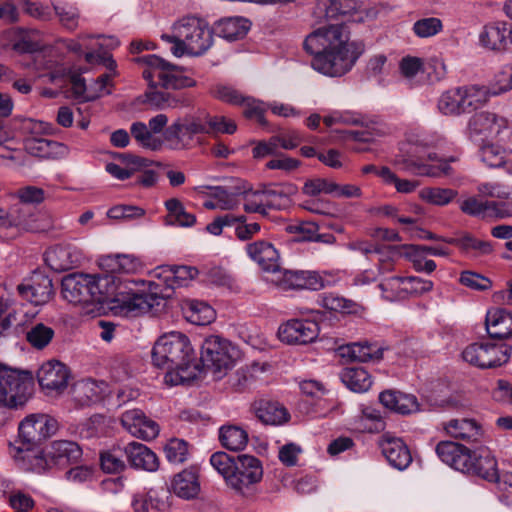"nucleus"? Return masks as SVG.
<instances>
[{
  "label": "nucleus",
  "instance_id": "nucleus-10",
  "mask_svg": "<svg viewBox=\"0 0 512 512\" xmlns=\"http://www.w3.org/2000/svg\"><path fill=\"white\" fill-rule=\"evenodd\" d=\"M436 159V153L415 144L410 145L405 153L397 155L394 164L400 171L417 176L439 177L448 174L450 167L447 163L442 162L439 165L428 163Z\"/></svg>",
  "mask_w": 512,
  "mask_h": 512
},
{
  "label": "nucleus",
  "instance_id": "nucleus-51",
  "mask_svg": "<svg viewBox=\"0 0 512 512\" xmlns=\"http://www.w3.org/2000/svg\"><path fill=\"white\" fill-rule=\"evenodd\" d=\"M206 189L210 190L209 195L219 203V209L234 210L238 207L239 202L236 198V193H230L222 186H206Z\"/></svg>",
  "mask_w": 512,
  "mask_h": 512
},
{
  "label": "nucleus",
  "instance_id": "nucleus-11",
  "mask_svg": "<svg viewBox=\"0 0 512 512\" xmlns=\"http://www.w3.org/2000/svg\"><path fill=\"white\" fill-rule=\"evenodd\" d=\"M58 428L56 419L46 414H31L19 424V446H10V455L20 450H35L44 440L55 434Z\"/></svg>",
  "mask_w": 512,
  "mask_h": 512
},
{
  "label": "nucleus",
  "instance_id": "nucleus-40",
  "mask_svg": "<svg viewBox=\"0 0 512 512\" xmlns=\"http://www.w3.org/2000/svg\"><path fill=\"white\" fill-rule=\"evenodd\" d=\"M256 416L264 424L279 425L287 421L289 415L278 403L263 402L256 408Z\"/></svg>",
  "mask_w": 512,
  "mask_h": 512
},
{
  "label": "nucleus",
  "instance_id": "nucleus-24",
  "mask_svg": "<svg viewBox=\"0 0 512 512\" xmlns=\"http://www.w3.org/2000/svg\"><path fill=\"white\" fill-rule=\"evenodd\" d=\"M249 257L257 262L263 270L270 272L271 275L279 270V253L277 249L268 241L259 240L246 246Z\"/></svg>",
  "mask_w": 512,
  "mask_h": 512
},
{
  "label": "nucleus",
  "instance_id": "nucleus-27",
  "mask_svg": "<svg viewBox=\"0 0 512 512\" xmlns=\"http://www.w3.org/2000/svg\"><path fill=\"white\" fill-rule=\"evenodd\" d=\"M379 401L385 408L401 415H409L419 411L417 398L412 394L385 390L379 394Z\"/></svg>",
  "mask_w": 512,
  "mask_h": 512
},
{
  "label": "nucleus",
  "instance_id": "nucleus-31",
  "mask_svg": "<svg viewBox=\"0 0 512 512\" xmlns=\"http://www.w3.org/2000/svg\"><path fill=\"white\" fill-rule=\"evenodd\" d=\"M181 310L185 319L195 325H207L215 318L214 309L203 301L184 300L181 303Z\"/></svg>",
  "mask_w": 512,
  "mask_h": 512
},
{
  "label": "nucleus",
  "instance_id": "nucleus-3",
  "mask_svg": "<svg viewBox=\"0 0 512 512\" xmlns=\"http://www.w3.org/2000/svg\"><path fill=\"white\" fill-rule=\"evenodd\" d=\"M152 363L166 370L165 382L171 385L189 383L201 374L200 364L189 338L181 332H169L154 343Z\"/></svg>",
  "mask_w": 512,
  "mask_h": 512
},
{
  "label": "nucleus",
  "instance_id": "nucleus-4",
  "mask_svg": "<svg viewBox=\"0 0 512 512\" xmlns=\"http://www.w3.org/2000/svg\"><path fill=\"white\" fill-rule=\"evenodd\" d=\"M135 60L147 66L142 74L149 83V89L144 94L143 102L155 109L176 107L178 104V100L169 92L157 90L158 86L164 89H182L195 85L192 78L183 75V68L173 65L157 55H143Z\"/></svg>",
  "mask_w": 512,
  "mask_h": 512
},
{
  "label": "nucleus",
  "instance_id": "nucleus-38",
  "mask_svg": "<svg viewBox=\"0 0 512 512\" xmlns=\"http://www.w3.org/2000/svg\"><path fill=\"white\" fill-rule=\"evenodd\" d=\"M443 242L455 245L465 252L471 250L476 251L480 255H487L493 251V247L490 242L479 240L470 233H464L461 237L443 239Z\"/></svg>",
  "mask_w": 512,
  "mask_h": 512
},
{
  "label": "nucleus",
  "instance_id": "nucleus-21",
  "mask_svg": "<svg viewBox=\"0 0 512 512\" xmlns=\"http://www.w3.org/2000/svg\"><path fill=\"white\" fill-rule=\"evenodd\" d=\"M479 41L483 47L489 50H505L512 43L511 24L497 21L485 25L479 35Z\"/></svg>",
  "mask_w": 512,
  "mask_h": 512
},
{
  "label": "nucleus",
  "instance_id": "nucleus-32",
  "mask_svg": "<svg viewBox=\"0 0 512 512\" xmlns=\"http://www.w3.org/2000/svg\"><path fill=\"white\" fill-rule=\"evenodd\" d=\"M174 493L184 499H191L197 496L200 485L197 472L194 468L185 469L175 475L172 482Z\"/></svg>",
  "mask_w": 512,
  "mask_h": 512
},
{
  "label": "nucleus",
  "instance_id": "nucleus-25",
  "mask_svg": "<svg viewBox=\"0 0 512 512\" xmlns=\"http://www.w3.org/2000/svg\"><path fill=\"white\" fill-rule=\"evenodd\" d=\"M102 265L110 270L108 274H113L114 276L121 280H129V278H123L118 276L117 274H134L142 268V263L140 262V260L135 256L128 254H117L113 256H107L106 258L103 259ZM130 281H133V279H130ZM134 282H136V280H134ZM137 283L139 289H141L145 293H148L144 288L145 281L140 280L137 281Z\"/></svg>",
  "mask_w": 512,
  "mask_h": 512
},
{
  "label": "nucleus",
  "instance_id": "nucleus-63",
  "mask_svg": "<svg viewBox=\"0 0 512 512\" xmlns=\"http://www.w3.org/2000/svg\"><path fill=\"white\" fill-rule=\"evenodd\" d=\"M433 288V282L416 276L404 277L403 290L414 294H423Z\"/></svg>",
  "mask_w": 512,
  "mask_h": 512
},
{
  "label": "nucleus",
  "instance_id": "nucleus-39",
  "mask_svg": "<svg viewBox=\"0 0 512 512\" xmlns=\"http://www.w3.org/2000/svg\"><path fill=\"white\" fill-rule=\"evenodd\" d=\"M168 211V224H177L181 227H191L196 223V216L187 212L183 204L176 198H171L165 202Z\"/></svg>",
  "mask_w": 512,
  "mask_h": 512
},
{
  "label": "nucleus",
  "instance_id": "nucleus-48",
  "mask_svg": "<svg viewBox=\"0 0 512 512\" xmlns=\"http://www.w3.org/2000/svg\"><path fill=\"white\" fill-rule=\"evenodd\" d=\"M412 30L419 38H429L443 30V23L436 17L421 18L413 24Z\"/></svg>",
  "mask_w": 512,
  "mask_h": 512
},
{
  "label": "nucleus",
  "instance_id": "nucleus-44",
  "mask_svg": "<svg viewBox=\"0 0 512 512\" xmlns=\"http://www.w3.org/2000/svg\"><path fill=\"white\" fill-rule=\"evenodd\" d=\"M358 0H329L326 6L328 19H339L353 15L359 9Z\"/></svg>",
  "mask_w": 512,
  "mask_h": 512
},
{
  "label": "nucleus",
  "instance_id": "nucleus-2",
  "mask_svg": "<svg viewBox=\"0 0 512 512\" xmlns=\"http://www.w3.org/2000/svg\"><path fill=\"white\" fill-rule=\"evenodd\" d=\"M345 23L320 27L304 40L307 53L313 55L311 66L329 77H341L349 72L364 52V44L349 41Z\"/></svg>",
  "mask_w": 512,
  "mask_h": 512
},
{
  "label": "nucleus",
  "instance_id": "nucleus-30",
  "mask_svg": "<svg viewBox=\"0 0 512 512\" xmlns=\"http://www.w3.org/2000/svg\"><path fill=\"white\" fill-rule=\"evenodd\" d=\"M340 355L352 361H379L383 357V349L377 344L357 342L341 346Z\"/></svg>",
  "mask_w": 512,
  "mask_h": 512
},
{
  "label": "nucleus",
  "instance_id": "nucleus-46",
  "mask_svg": "<svg viewBox=\"0 0 512 512\" xmlns=\"http://www.w3.org/2000/svg\"><path fill=\"white\" fill-rule=\"evenodd\" d=\"M99 387L94 381L86 380L75 386V400L81 406H89L100 399Z\"/></svg>",
  "mask_w": 512,
  "mask_h": 512
},
{
  "label": "nucleus",
  "instance_id": "nucleus-50",
  "mask_svg": "<svg viewBox=\"0 0 512 512\" xmlns=\"http://www.w3.org/2000/svg\"><path fill=\"white\" fill-rule=\"evenodd\" d=\"M266 193L268 208L271 210H283L290 205L288 193L282 189H278L275 185H263Z\"/></svg>",
  "mask_w": 512,
  "mask_h": 512
},
{
  "label": "nucleus",
  "instance_id": "nucleus-54",
  "mask_svg": "<svg viewBox=\"0 0 512 512\" xmlns=\"http://www.w3.org/2000/svg\"><path fill=\"white\" fill-rule=\"evenodd\" d=\"M210 463L227 482V477L232 474L236 464V457L230 456L226 452L219 451L211 455Z\"/></svg>",
  "mask_w": 512,
  "mask_h": 512
},
{
  "label": "nucleus",
  "instance_id": "nucleus-14",
  "mask_svg": "<svg viewBox=\"0 0 512 512\" xmlns=\"http://www.w3.org/2000/svg\"><path fill=\"white\" fill-rule=\"evenodd\" d=\"M511 354V347L488 343H472L462 352L465 362L482 368H495L505 364Z\"/></svg>",
  "mask_w": 512,
  "mask_h": 512
},
{
  "label": "nucleus",
  "instance_id": "nucleus-12",
  "mask_svg": "<svg viewBox=\"0 0 512 512\" xmlns=\"http://www.w3.org/2000/svg\"><path fill=\"white\" fill-rule=\"evenodd\" d=\"M205 128L201 115H185L177 118L163 133V139L172 150H189L198 143V135Z\"/></svg>",
  "mask_w": 512,
  "mask_h": 512
},
{
  "label": "nucleus",
  "instance_id": "nucleus-15",
  "mask_svg": "<svg viewBox=\"0 0 512 512\" xmlns=\"http://www.w3.org/2000/svg\"><path fill=\"white\" fill-rule=\"evenodd\" d=\"M268 280L283 290L309 289L320 290L326 286V280L315 271H292L279 268Z\"/></svg>",
  "mask_w": 512,
  "mask_h": 512
},
{
  "label": "nucleus",
  "instance_id": "nucleus-35",
  "mask_svg": "<svg viewBox=\"0 0 512 512\" xmlns=\"http://www.w3.org/2000/svg\"><path fill=\"white\" fill-rule=\"evenodd\" d=\"M219 440L226 449L240 451L248 443V433L240 426L224 425L219 430Z\"/></svg>",
  "mask_w": 512,
  "mask_h": 512
},
{
  "label": "nucleus",
  "instance_id": "nucleus-62",
  "mask_svg": "<svg viewBox=\"0 0 512 512\" xmlns=\"http://www.w3.org/2000/svg\"><path fill=\"white\" fill-rule=\"evenodd\" d=\"M460 283L475 290H487L491 287V281L474 272L464 271L460 276Z\"/></svg>",
  "mask_w": 512,
  "mask_h": 512
},
{
  "label": "nucleus",
  "instance_id": "nucleus-61",
  "mask_svg": "<svg viewBox=\"0 0 512 512\" xmlns=\"http://www.w3.org/2000/svg\"><path fill=\"white\" fill-rule=\"evenodd\" d=\"M244 106V116L248 119H255L259 124L265 125L266 120L264 117L265 109L262 107V103L255 100L252 97H245L242 104Z\"/></svg>",
  "mask_w": 512,
  "mask_h": 512
},
{
  "label": "nucleus",
  "instance_id": "nucleus-64",
  "mask_svg": "<svg viewBox=\"0 0 512 512\" xmlns=\"http://www.w3.org/2000/svg\"><path fill=\"white\" fill-rule=\"evenodd\" d=\"M17 196L21 203L28 206L41 203L45 198V192L36 186H26L17 191Z\"/></svg>",
  "mask_w": 512,
  "mask_h": 512
},
{
  "label": "nucleus",
  "instance_id": "nucleus-17",
  "mask_svg": "<svg viewBox=\"0 0 512 512\" xmlns=\"http://www.w3.org/2000/svg\"><path fill=\"white\" fill-rule=\"evenodd\" d=\"M19 295L34 305L47 303L53 294L52 280L40 272H34L17 286Z\"/></svg>",
  "mask_w": 512,
  "mask_h": 512
},
{
  "label": "nucleus",
  "instance_id": "nucleus-20",
  "mask_svg": "<svg viewBox=\"0 0 512 512\" xmlns=\"http://www.w3.org/2000/svg\"><path fill=\"white\" fill-rule=\"evenodd\" d=\"M472 452L466 446L453 441H441L436 446V453L441 461L462 473L469 471L472 467L470 465Z\"/></svg>",
  "mask_w": 512,
  "mask_h": 512
},
{
  "label": "nucleus",
  "instance_id": "nucleus-59",
  "mask_svg": "<svg viewBox=\"0 0 512 512\" xmlns=\"http://www.w3.org/2000/svg\"><path fill=\"white\" fill-rule=\"evenodd\" d=\"M29 206L18 203L10 208L8 212V223L9 225H14L17 227H21L23 229H28L29 223L27 217L30 215Z\"/></svg>",
  "mask_w": 512,
  "mask_h": 512
},
{
  "label": "nucleus",
  "instance_id": "nucleus-9",
  "mask_svg": "<svg viewBox=\"0 0 512 512\" xmlns=\"http://www.w3.org/2000/svg\"><path fill=\"white\" fill-rule=\"evenodd\" d=\"M32 374L28 371L0 365V404L10 407H22L31 395Z\"/></svg>",
  "mask_w": 512,
  "mask_h": 512
},
{
  "label": "nucleus",
  "instance_id": "nucleus-23",
  "mask_svg": "<svg viewBox=\"0 0 512 512\" xmlns=\"http://www.w3.org/2000/svg\"><path fill=\"white\" fill-rule=\"evenodd\" d=\"M380 446L382 454L392 467L404 470L411 464V452L401 438L384 435Z\"/></svg>",
  "mask_w": 512,
  "mask_h": 512
},
{
  "label": "nucleus",
  "instance_id": "nucleus-45",
  "mask_svg": "<svg viewBox=\"0 0 512 512\" xmlns=\"http://www.w3.org/2000/svg\"><path fill=\"white\" fill-rule=\"evenodd\" d=\"M54 337V330L43 323H37L26 333V339L36 349L46 347Z\"/></svg>",
  "mask_w": 512,
  "mask_h": 512
},
{
  "label": "nucleus",
  "instance_id": "nucleus-41",
  "mask_svg": "<svg viewBox=\"0 0 512 512\" xmlns=\"http://www.w3.org/2000/svg\"><path fill=\"white\" fill-rule=\"evenodd\" d=\"M201 122L205 128L202 134H233L237 129L235 122L224 116L201 115Z\"/></svg>",
  "mask_w": 512,
  "mask_h": 512
},
{
  "label": "nucleus",
  "instance_id": "nucleus-52",
  "mask_svg": "<svg viewBox=\"0 0 512 512\" xmlns=\"http://www.w3.org/2000/svg\"><path fill=\"white\" fill-rule=\"evenodd\" d=\"M481 160L489 167L499 168L505 164V150L494 144L483 145L480 149Z\"/></svg>",
  "mask_w": 512,
  "mask_h": 512
},
{
  "label": "nucleus",
  "instance_id": "nucleus-33",
  "mask_svg": "<svg viewBox=\"0 0 512 512\" xmlns=\"http://www.w3.org/2000/svg\"><path fill=\"white\" fill-rule=\"evenodd\" d=\"M250 28V22L243 17H230L220 20L216 25L218 35L228 41L243 38Z\"/></svg>",
  "mask_w": 512,
  "mask_h": 512
},
{
  "label": "nucleus",
  "instance_id": "nucleus-49",
  "mask_svg": "<svg viewBox=\"0 0 512 512\" xmlns=\"http://www.w3.org/2000/svg\"><path fill=\"white\" fill-rule=\"evenodd\" d=\"M164 452L170 463L181 464L187 460L188 443L182 439H171L165 445Z\"/></svg>",
  "mask_w": 512,
  "mask_h": 512
},
{
  "label": "nucleus",
  "instance_id": "nucleus-34",
  "mask_svg": "<svg viewBox=\"0 0 512 512\" xmlns=\"http://www.w3.org/2000/svg\"><path fill=\"white\" fill-rule=\"evenodd\" d=\"M341 381L353 392L363 393L372 385L370 374L362 367H347L341 372Z\"/></svg>",
  "mask_w": 512,
  "mask_h": 512
},
{
  "label": "nucleus",
  "instance_id": "nucleus-6",
  "mask_svg": "<svg viewBox=\"0 0 512 512\" xmlns=\"http://www.w3.org/2000/svg\"><path fill=\"white\" fill-rule=\"evenodd\" d=\"M161 39L173 43L171 52L176 57L184 54L200 56L212 46L213 34L203 20L189 16L176 22L171 33L162 34Z\"/></svg>",
  "mask_w": 512,
  "mask_h": 512
},
{
  "label": "nucleus",
  "instance_id": "nucleus-56",
  "mask_svg": "<svg viewBox=\"0 0 512 512\" xmlns=\"http://www.w3.org/2000/svg\"><path fill=\"white\" fill-rule=\"evenodd\" d=\"M496 205L497 203L493 201L482 202L476 197H470L461 203L460 209L470 216H480L487 210L495 208Z\"/></svg>",
  "mask_w": 512,
  "mask_h": 512
},
{
  "label": "nucleus",
  "instance_id": "nucleus-19",
  "mask_svg": "<svg viewBox=\"0 0 512 512\" xmlns=\"http://www.w3.org/2000/svg\"><path fill=\"white\" fill-rule=\"evenodd\" d=\"M39 385L47 393H61L68 386L70 379L69 368L59 361H49L44 363L37 372Z\"/></svg>",
  "mask_w": 512,
  "mask_h": 512
},
{
  "label": "nucleus",
  "instance_id": "nucleus-42",
  "mask_svg": "<svg viewBox=\"0 0 512 512\" xmlns=\"http://www.w3.org/2000/svg\"><path fill=\"white\" fill-rule=\"evenodd\" d=\"M130 133L136 142L143 148L156 151L160 147L159 140L143 122H134L130 127Z\"/></svg>",
  "mask_w": 512,
  "mask_h": 512
},
{
  "label": "nucleus",
  "instance_id": "nucleus-16",
  "mask_svg": "<svg viewBox=\"0 0 512 512\" xmlns=\"http://www.w3.org/2000/svg\"><path fill=\"white\" fill-rule=\"evenodd\" d=\"M508 128L509 122L506 118L488 111L474 114L468 123L469 136L472 139L495 138Z\"/></svg>",
  "mask_w": 512,
  "mask_h": 512
},
{
  "label": "nucleus",
  "instance_id": "nucleus-37",
  "mask_svg": "<svg viewBox=\"0 0 512 512\" xmlns=\"http://www.w3.org/2000/svg\"><path fill=\"white\" fill-rule=\"evenodd\" d=\"M126 457L125 447H113L100 453V466L107 474H120L127 468L124 460Z\"/></svg>",
  "mask_w": 512,
  "mask_h": 512
},
{
  "label": "nucleus",
  "instance_id": "nucleus-1",
  "mask_svg": "<svg viewBox=\"0 0 512 512\" xmlns=\"http://www.w3.org/2000/svg\"><path fill=\"white\" fill-rule=\"evenodd\" d=\"M61 286L63 297L70 303L101 307L106 304L116 314L126 317L148 313L162 300L139 289L137 282L121 280L113 274H69Z\"/></svg>",
  "mask_w": 512,
  "mask_h": 512
},
{
  "label": "nucleus",
  "instance_id": "nucleus-43",
  "mask_svg": "<svg viewBox=\"0 0 512 512\" xmlns=\"http://www.w3.org/2000/svg\"><path fill=\"white\" fill-rule=\"evenodd\" d=\"M456 195L457 192L455 190L440 187L423 188L419 192V196L422 200L439 206L447 205Z\"/></svg>",
  "mask_w": 512,
  "mask_h": 512
},
{
  "label": "nucleus",
  "instance_id": "nucleus-22",
  "mask_svg": "<svg viewBox=\"0 0 512 512\" xmlns=\"http://www.w3.org/2000/svg\"><path fill=\"white\" fill-rule=\"evenodd\" d=\"M470 465L472 466L466 474L476 475L489 482H496L501 485L497 468V461L488 448L482 447L471 454Z\"/></svg>",
  "mask_w": 512,
  "mask_h": 512
},
{
  "label": "nucleus",
  "instance_id": "nucleus-47",
  "mask_svg": "<svg viewBox=\"0 0 512 512\" xmlns=\"http://www.w3.org/2000/svg\"><path fill=\"white\" fill-rule=\"evenodd\" d=\"M53 8L62 26L71 31L78 27L80 14L76 7L68 3H59L53 4Z\"/></svg>",
  "mask_w": 512,
  "mask_h": 512
},
{
  "label": "nucleus",
  "instance_id": "nucleus-36",
  "mask_svg": "<svg viewBox=\"0 0 512 512\" xmlns=\"http://www.w3.org/2000/svg\"><path fill=\"white\" fill-rule=\"evenodd\" d=\"M239 194L243 195V209L246 213H257L263 217L269 215L268 201L266 197V193L264 190V186L253 190V189H244Z\"/></svg>",
  "mask_w": 512,
  "mask_h": 512
},
{
  "label": "nucleus",
  "instance_id": "nucleus-7",
  "mask_svg": "<svg viewBox=\"0 0 512 512\" xmlns=\"http://www.w3.org/2000/svg\"><path fill=\"white\" fill-rule=\"evenodd\" d=\"M239 354L237 347L229 340L219 335H210L201 346V371L206 369L212 372L215 378L221 379L234 366Z\"/></svg>",
  "mask_w": 512,
  "mask_h": 512
},
{
  "label": "nucleus",
  "instance_id": "nucleus-29",
  "mask_svg": "<svg viewBox=\"0 0 512 512\" xmlns=\"http://www.w3.org/2000/svg\"><path fill=\"white\" fill-rule=\"evenodd\" d=\"M446 433L458 440L465 442H476L482 435V429L473 419H451L443 424Z\"/></svg>",
  "mask_w": 512,
  "mask_h": 512
},
{
  "label": "nucleus",
  "instance_id": "nucleus-53",
  "mask_svg": "<svg viewBox=\"0 0 512 512\" xmlns=\"http://www.w3.org/2000/svg\"><path fill=\"white\" fill-rule=\"evenodd\" d=\"M390 247L386 246H380L373 244L369 241L365 240H356L348 243V249L352 251H358L366 256H369L370 254H378L380 255L379 262H380V268L387 265L386 259L384 258L385 250L389 249Z\"/></svg>",
  "mask_w": 512,
  "mask_h": 512
},
{
  "label": "nucleus",
  "instance_id": "nucleus-28",
  "mask_svg": "<svg viewBox=\"0 0 512 512\" xmlns=\"http://www.w3.org/2000/svg\"><path fill=\"white\" fill-rule=\"evenodd\" d=\"M486 330L494 339H505L512 335V314L505 309L489 310L486 315Z\"/></svg>",
  "mask_w": 512,
  "mask_h": 512
},
{
  "label": "nucleus",
  "instance_id": "nucleus-57",
  "mask_svg": "<svg viewBox=\"0 0 512 512\" xmlns=\"http://www.w3.org/2000/svg\"><path fill=\"white\" fill-rule=\"evenodd\" d=\"M212 93L215 98L231 105H240L243 100H245V96H243L238 90L227 85L215 86Z\"/></svg>",
  "mask_w": 512,
  "mask_h": 512
},
{
  "label": "nucleus",
  "instance_id": "nucleus-60",
  "mask_svg": "<svg viewBox=\"0 0 512 512\" xmlns=\"http://www.w3.org/2000/svg\"><path fill=\"white\" fill-rule=\"evenodd\" d=\"M167 271L178 286L185 285L188 280H192L198 275L197 268L192 266H167Z\"/></svg>",
  "mask_w": 512,
  "mask_h": 512
},
{
  "label": "nucleus",
  "instance_id": "nucleus-13",
  "mask_svg": "<svg viewBox=\"0 0 512 512\" xmlns=\"http://www.w3.org/2000/svg\"><path fill=\"white\" fill-rule=\"evenodd\" d=\"M263 477L261 461L255 456L242 454L236 457L233 472L227 477V485L242 496L253 493L254 487Z\"/></svg>",
  "mask_w": 512,
  "mask_h": 512
},
{
  "label": "nucleus",
  "instance_id": "nucleus-8",
  "mask_svg": "<svg viewBox=\"0 0 512 512\" xmlns=\"http://www.w3.org/2000/svg\"><path fill=\"white\" fill-rule=\"evenodd\" d=\"M487 100V90L484 87L472 85L444 92L440 96L437 106L443 115L457 116L479 109Z\"/></svg>",
  "mask_w": 512,
  "mask_h": 512
},
{
  "label": "nucleus",
  "instance_id": "nucleus-55",
  "mask_svg": "<svg viewBox=\"0 0 512 512\" xmlns=\"http://www.w3.org/2000/svg\"><path fill=\"white\" fill-rule=\"evenodd\" d=\"M338 184L323 178H315L305 182L302 191L308 196H317L321 193L333 194Z\"/></svg>",
  "mask_w": 512,
  "mask_h": 512
},
{
  "label": "nucleus",
  "instance_id": "nucleus-26",
  "mask_svg": "<svg viewBox=\"0 0 512 512\" xmlns=\"http://www.w3.org/2000/svg\"><path fill=\"white\" fill-rule=\"evenodd\" d=\"M124 447L126 459L132 468L142 469L149 472H154L158 469V457L146 445L133 441Z\"/></svg>",
  "mask_w": 512,
  "mask_h": 512
},
{
  "label": "nucleus",
  "instance_id": "nucleus-18",
  "mask_svg": "<svg viewBox=\"0 0 512 512\" xmlns=\"http://www.w3.org/2000/svg\"><path fill=\"white\" fill-rule=\"evenodd\" d=\"M319 334V326L311 320H289L278 330L279 338L287 344L305 345L313 342Z\"/></svg>",
  "mask_w": 512,
  "mask_h": 512
},
{
  "label": "nucleus",
  "instance_id": "nucleus-58",
  "mask_svg": "<svg viewBox=\"0 0 512 512\" xmlns=\"http://www.w3.org/2000/svg\"><path fill=\"white\" fill-rule=\"evenodd\" d=\"M145 214V210L133 205H116L110 208L107 216L111 219H134L140 218Z\"/></svg>",
  "mask_w": 512,
  "mask_h": 512
},
{
  "label": "nucleus",
  "instance_id": "nucleus-5",
  "mask_svg": "<svg viewBox=\"0 0 512 512\" xmlns=\"http://www.w3.org/2000/svg\"><path fill=\"white\" fill-rule=\"evenodd\" d=\"M82 457V449L73 441L58 440L44 450H20L14 454L19 469L36 474H45L54 469H63Z\"/></svg>",
  "mask_w": 512,
  "mask_h": 512
}]
</instances>
